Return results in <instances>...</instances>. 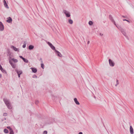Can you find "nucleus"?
Wrapping results in <instances>:
<instances>
[{"label":"nucleus","instance_id":"37","mask_svg":"<svg viewBox=\"0 0 134 134\" xmlns=\"http://www.w3.org/2000/svg\"><path fill=\"white\" fill-rule=\"evenodd\" d=\"M2 68H2V66H1V65H0V69L1 70H2Z\"/></svg>","mask_w":134,"mask_h":134},{"label":"nucleus","instance_id":"32","mask_svg":"<svg viewBox=\"0 0 134 134\" xmlns=\"http://www.w3.org/2000/svg\"><path fill=\"white\" fill-rule=\"evenodd\" d=\"M32 77L33 78H36L37 77V76L36 75H34L32 76Z\"/></svg>","mask_w":134,"mask_h":134},{"label":"nucleus","instance_id":"13","mask_svg":"<svg viewBox=\"0 0 134 134\" xmlns=\"http://www.w3.org/2000/svg\"><path fill=\"white\" fill-rule=\"evenodd\" d=\"M12 48H13V49L14 50V51H18L19 52V49L18 48H16L15 47L12 46L11 47Z\"/></svg>","mask_w":134,"mask_h":134},{"label":"nucleus","instance_id":"10","mask_svg":"<svg viewBox=\"0 0 134 134\" xmlns=\"http://www.w3.org/2000/svg\"><path fill=\"white\" fill-rule=\"evenodd\" d=\"M55 52L57 53L58 56L60 57H62V55L57 50H55Z\"/></svg>","mask_w":134,"mask_h":134},{"label":"nucleus","instance_id":"16","mask_svg":"<svg viewBox=\"0 0 134 134\" xmlns=\"http://www.w3.org/2000/svg\"><path fill=\"white\" fill-rule=\"evenodd\" d=\"M16 71L18 74H21L22 73V71L21 70H16Z\"/></svg>","mask_w":134,"mask_h":134},{"label":"nucleus","instance_id":"23","mask_svg":"<svg viewBox=\"0 0 134 134\" xmlns=\"http://www.w3.org/2000/svg\"><path fill=\"white\" fill-rule=\"evenodd\" d=\"M9 134H14V132L12 129L10 130H9Z\"/></svg>","mask_w":134,"mask_h":134},{"label":"nucleus","instance_id":"19","mask_svg":"<svg viewBox=\"0 0 134 134\" xmlns=\"http://www.w3.org/2000/svg\"><path fill=\"white\" fill-rule=\"evenodd\" d=\"M26 42L25 41H24V44L23 46V48H25L26 47Z\"/></svg>","mask_w":134,"mask_h":134},{"label":"nucleus","instance_id":"14","mask_svg":"<svg viewBox=\"0 0 134 134\" xmlns=\"http://www.w3.org/2000/svg\"><path fill=\"white\" fill-rule=\"evenodd\" d=\"M3 0V2L4 3V5L5 7L6 8H8L9 7H8V5L7 4L5 0Z\"/></svg>","mask_w":134,"mask_h":134},{"label":"nucleus","instance_id":"18","mask_svg":"<svg viewBox=\"0 0 134 134\" xmlns=\"http://www.w3.org/2000/svg\"><path fill=\"white\" fill-rule=\"evenodd\" d=\"M12 60L13 62H14L15 63H16L18 62V60L16 59H15L14 58H13L11 60Z\"/></svg>","mask_w":134,"mask_h":134},{"label":"nucleus","instance_id":"7","mask_svg":"<svg viewBox=\"0 0 134 134\" xmlns=\"http://www.w3.org/2000/svg\"><path fill=\"white\" fill-rule=\"evenodd\" d=\"M4 29V26L2 23L0 21V31H2Z\"/></svg>","mask_w":134,"mask_h":134},{"label":"nucleus","instance_id":"8","mask_svg":"<svg viewBox=\"0 0 134 134\" xmlns=\"http://www.w3.org/2000/svg\"><path fill=\"white\" fill-rule=\"evenodd\" d=\"M7 22L8 23H11L12 21V19L10 17H9L7 18Z\"/></svg>","mask_w":134,"mask_h":134},{"label":"nucleus","instance_id":"43","mask_svg":"<svg viewBox=\"0 0 134 134\" xmlns=\"http://www.w3.org/2000/svg\"><path fill=\"white\" fill-rule=\"evenodd\" d=\"M89 43H90V41H88V42H87V44H88Z\"/></svg>","mask_w":134,"mask_h":134},{"label":"nucleus","instance_id":"27","mask_svg":"<svg viewBox=\"0 0 134 134\" xmlns=\"http://www.w3.org/2000/svg\"><path fill=\"white\" fill-rule=\"evenodd\" d=\"M41 68L42 69H43L44 68V64L42 63H41Z\"/></svg>","mask_w":134,"mask_h":134},{"label":"nucleus","instance_id":"30","mask_svg":"<svg viewBox=\"0 0 134 134\" xmlns=\"http://www.w3.org/2000/svg\"><path fill=\"white\" fill-rule=\"evenodd\" d=\"M7 128L9 129V130H10L12 129L10 127V126H7Z\"/></svg>","mask_w":134,"mask_h":134},{"label":"nucleus","instance_id":"34","mask_svg":"<svg viewBox=\"0 0 134 134\" xmlns=\"http://www.w3.org/2000/svg\"><path fill=\"white\" fill-rule=\"evenodd\" d=\"M123 21H127L128 22H129L130 23V21L128 20H127L126 19H123Z\"/></svg>","mask_w":134,"mask_h":134},{"label":"nucleus","instance_id":"17","mask_svg":"<svg viewBox=\"0 0 134 134\" xmlns=\"http://www.w3.org/2000/svg\"><path fill=\"white\" fill-rule=\"evenodd\" d=\"M109 18L111 21H114V20L113 19V18L112 15H109Z\"/></svg>","mask_w":134,"mask_h":134},{"label":"nucleus","instance_id":"26","mask_svg":"<svg viewBox=\"0 0 134 134\" xmlns=\"http://www.w3.org/2000/svg\"><path fill=\"white\" fill-rule=\"evenodd\" d=\"M116 84L115 85V86H117V85H118L119 84V81L118 80H116Z\"/></svg>","mask_w":134,"mask_h":134},{"label":"nucleus","instance_id":"1","mask_svg":"<svg viewBox=\"0 0 134 134\" xmlns=\"http://www.w3.org/2000/svg\"><path fill=\"white\" fill-rule=\"evenodd\" d=\"M3 100L7 108L9 109H11L12 107L10 101L8 99L5 98L3 99Z\"/></svg>","mask_w":134,"mask_h":134},{"label":"nucleus","instance_id":"40","mask_svg":"<svg viewBox=\"0 0 134 134\" xmlns=\"http://www.w3.org/2000/svg\"><path fill=\"white\" fill-rule=\"evenodd\" d=\"M100 36H103V34H101V33H100Z\"/></svg>","mask_w":134,"mask_h":134},{"label":"nucleus","instance_id":"25","mask_svg":"<svg viewBox=\"0 0 134 134\" xmlns=\"http://www.w3.org/2000/svg\"><path fill=\"white\" fill-rule=\"evenodd\" d=\"M3 72V73H7V72L6 71L3 69V68H2V70H1Z\"/></svg>","mask_w":134,"mask_h":134},{"label":"nucleus","instance_id":"41","mask_svg":"<svg viewBox=\"0 0 134 134\" xmlns=\"http://www.w3.org/2000/svg\"><path fill=\"white\" fill-rule=\"evenodd\" d=\"M79 134H83L82 132H80L79 133Z\"/></svg>","mask_w":134,"mask_h":134},{"label":"nucleus","instance_id":"20","mask_svg":"<svg viewBox=\"0 0 134 134\" xmlns=\"http://www.w3.org/2000/svg\"><path fill=\"white\" fill-rule=\"evenodd\" d=\"M4 132L5 133H8L9 131L8 130L6 129H5L4 130Z\"/></svg>","mask_w":134,"mask_h":134},{"label":"nucleus","instance_id":"5","mask_svg":"<svg viewBox=\"0 0 134 134\" xmlns=\"http://www.w3.org/2000/svg\"><path fill=\"white\" fill-rule=\"evenodd\" d=\"M109 63L110 66H114L115 63L112 60L110 59H109Z\"/></svg>","mask_w":134,"mask_h":134},{"label":"nucleus","instance_id":"15","mask_svg":"<svg viewBox=\"0 0 134 134\" xmlns=\"http://www.w3.org/2000/svg\"><path fill=\"white\" fill-rule=\"evenodd\" d=\"M34 46L31 45H30L29 46V50H31L33 49L34 48Z\"/></svg>","mask_w":134,"mask_h":134},{"label":"nucleus","instance_id":"38","mask_svg":"<svg viewBox=\"0 0 134 134\" xmlns=\"http://www.w3.org/2000/svg\"><path fill=\"white\" fill-rule=\"evenodd\" d=\"M122 16L123 17V18H127V16H123V15H122Z\"/></svg>","mask_w":134,"mask_h":134},{"label":"nucleus","instance_id":"2","mask_svg":"<svg viewBox=\"0 0 134 134\" xmlns=\"http://www.w3.org/2000/svg\"><path fill=\"white\" fill-rule=\"evenodd\" d=\"M117 27L120 30L124 35L127 38H128L127 36H126V32L125 31L124 29L120 27H118V26H117Z\"/></svg>","mask_w":134,"mask_h":134},{"label":"nucleus","instance_id":"33","mask_svg":"<svg viewBox=\"0 0 134 134\" xmlns=\"http://www.w3.org/2000/svg\"><path fill=\"white\" fill-rule=\"evenodd\" d=\"M112 22H113V23L116 26V27H117V26L116 25V24H115V21H114V20L113 21H112Z\"/></svg>","mask_w":134,"mask_h":134},{"label":"nucleus","instance_id":"9","mask_svg":"<svg viewBox=\"0 0 134 134\" xmlns=\"http://www.w3.org/2000/svg\"><path fill=\"white\" fill-rule=\"evenodd\" d=\"M130 130L131 134H133L134 133L133 130L132 126H130Z\"/></svg>","mask_w":134,"mask_h":134},{"label":"nucleus","instance_id":"3","mask_svg":"<svg viewBox=\"0 0 134 134\" xmlns=\"http://www.w3.org/2000/svg\"><path fill=\"white\" fill-rule=\"evenodd\" d=\"M63 12L65 14L66 17H69L70 16L69 12L66 10H64L63 11Z\"/></svg>","mask_w":134,"mask_h":134},{"label":"nucleus","instance_id":"35","mask_svg":"<svg viewBox=\"0 0 134 134\" xmlns=\"http://www.w3.org/2000/svg\"><path fill=\"white\" fill-rule=\"evenodd\" d=\"M19 57L20 58L22 59L23 60L24 58L22 56H19Z\"/></svg>","mask_w":134,"mask_h":134},{"label":"nucleus","instance_id":"4","mask_svg":"<svg viewBox=\"0 0 134 134\" xmlns=\"http://www.w3.org/2000/svg\"><path fill=\"white\" fill-rule=\"evenodd\" d=\"M47 44L53 50H54L55 51V50H56L55 47L51 43L49 42H47Z\"/></svg>","mask_w":134,"mask_h":134},{"label":"nucleus","instance_id":"29","mask_svg":"<svg viewBox=\"0 0 134 134\" xmlns=\"http://www.w3.org/2000/svg\"><path fill=\"white\" fill-rule=\"evenodd\" d=\"M3 115L4 116H6L7 115V113H4L3 114Z\"/></svg>","mask_w":134,"mask_h":134},{"label":"nucleus","instance_id":"6","mask_svg":"<svg viewBox=\"0 0 134 134\" xmlns=\"http://www.w3.org/2000/svg\"><path fill=\"white\" fill-rule=\"evenodd\" d=\"M9 62L10 64L11 65L12 67V68H16V64H13L11 61V60L10 59L9 60Z\"/></svg>","mask_w":134,"mask_h":134},{"label":"nucleus","instance_id":"22","mask_svg":"<svg viewBox=\"0 0 134 134\" xmlns=\"http://www.w3.org/2000/svg\"><path fill=\"white\" fill-rule=\"evenodd\" d=\"M68 22L69 24H72L73 22V21L71 19H69V20Z\"/></svg>","mask_w":134,"mask_h":134},{"label":"nucleus","instance_id":"21","mask_svg":"<svg viewBox=\"0 0 134 134\" xmlns=\"http://www.w3.org/2000/svg\"><path fill=\"white\" fill-rule=\"evenodd\" d=\"M23 60L25 63H28V60L27 59L24 58L23 59Z\"/></svg>","mask_w":134,"mask_h":134},{"label":"nucleus","instance_id":"42","mask_svg":"<svg viewBox=\"0 0 134 134\" xmlns=\"http://www.w3.org/2000/svg\"><path fill=\"white\" fill-rule=\"evenodd\" d=\"M2 77V75L1 74H0V78H1Z\"/></svg>","mask_w":134,"mask_h":134},{"label":"nucleus","instance_id":"24","mask_svg":"<svg viewBox=\"0 0 134 134\" xmlns=\"http://www.w3.org/2000/svg\"><path fill=\"white\" fill-rule=\"evenodd\" d=\"M88 24L90 25H92L93 24V22L92 21H90L88 22Z\"/></svg>","mask_w":134,"mask_h":134},{"label":"nucleus","instance_id":"39","mask_svg":"<svg viewBox=\"0 0 134 134\" xmlns=\"http://www.w3.org/2000/svg\"><path fill=\"white\" fill-rule=\"evenodd\" d=\"M18 74V76L19 77H20V74Z\"/></svg>","mask_w":134,"mask_h":134},{"label":"nucleus","instance_id":"28","mask_svg":"<svg viewBox=\"0 0 134 134\" xmlns=\"http://www.w3.org/2000/svg\"><path fill=\"white\" fill-rule=\"evenodd\" d=\"M39 103V101L38 100H36L35 101V103L36 105H37Z\"/></svg>","mask_w":134,"mask_h":134},{"label":"nucleus","instance_id":"11","mask_svg":"<svg viewBox=\"0 0 134 134\" xmlns=\"http://www.w3.org/2000/svg\"><path fill=\"white\" fill-rule=\"evenodd\" d=\"M74 101L75 103L76 104L78 105L80 104L77 101V99L76 98H74Z\"/></svg>","mask_w":134,"mask_h":134},{"label":"nucleus","instance_id":"36","mask_svg":"<svg viewBox=\"0 0 134 134\" xmlns=\"http://www.w3.org/2000/svg\"><path fill=\"white\" fill-rule=\"evenodd\" d=\"M40 60L41 61V63H43V61H42V59L41 58H40Z\"/></svg>","mask_w":134,"mask_h":134},{"label":"nucleus","instance_id":"31","mask_svg":"<svg viewBox=\"0 0 134 134\" xmlns=\"http://www.w3.org/2000/svg\"><path fill=\"white\" fill-rule=\"evenodd\" d=\"M47 132L46 131H45L43 132V134H47Z\"/></svg>","mask_w":134,"mask_h":134},{"label":"nucleus","instance_id":"12","mask_svg":"<svg viewBox=\"0 0 134 134\" xmlns=\"http://www.w3.org/2000/svg\"><path fill=\"white\" fill-rule=\"evenodd\" d=\"M31 69L33 72L34 73H36L37 71V69H36L35 68H31Z\"/></svg>","mask_w":134,"mask_h":134}]
</instances>
